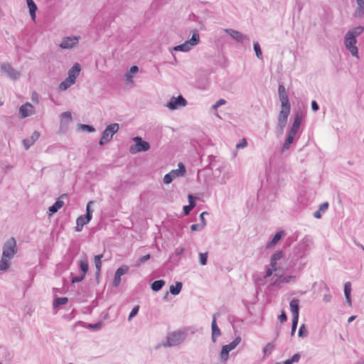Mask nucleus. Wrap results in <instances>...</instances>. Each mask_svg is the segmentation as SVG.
<instances>
[{
	"label": "nucleus",
	"instance_id": "17",
	"mask_svg": "<svg viewBox=\"0 0 364 364\" xmlns=\"http://www.w3.org/2000/svg\"><path fill=\"white\" fill-rule=\"evenodd\" d=\"M39 137L40 133L38 131H35L29 138L24 139L23 140V144L25 149L28 150Z\"/></svg>",
	"mask_w": 364,
	"mask_h": 364
},
{
	"label": "nucleus",
	"instance_id": "15",
	"mask_svg": "<svg viewBox=\"0 0 364 364\" xmlns=\"http://www.w3.org/2000/svg\"><path fill=\"white\" fill-rule=\"evenodd\" d=\"M80 71H81V66L79 63H76L68 70L67 77L75 83L76 78L78 77Z\"/></svg>",
	"mask_w": 364,
	"mask_h": 364
},
{
	"label": "nucleus",
	"instance_id": "25",
	"mask_svg": "<svg viewBox=\"0 0 364 364\" xmlns=\"http://www.w3.org/2000/svg\"><path fill=\"white\" fill-rule=\"evenodd\" d=\"M27 6L29 9V14L33 21L36 19V12L37 11V6L33 0H26Z\"/></svg>",
	"mask_w": 364,
	"mask_h": 364
},
{
	"label": "nucleus",
	"instance_id": "21",
	"mask_svg": "<svg viewBox=\"0 0 364 364\" xmlns=\"http://www.w3.org/2000/svg\"><path fill=\"white\" fill-rule=\"evenodd\" d=\"M64 197H67V194L61 195L60 197L55 202V203L49 208L48 210L51 214L57 213L58 210L63 207L64 202L61 200L60 198Z\"/></svg>",
	"mask_w": 364,
	"mask_h": 364
},
{
	"label": "nucleus",
	"instance_id": "38",
	"mask_svg": "<svg viewBox=\"0 0 364 364\" xmlns=\"http://www.w3.org/2000/svg\"><path fill=\"white\" fill-rule=\"evenodd\" d=\"M309 334L308 330L306 329L304 324H302L299 329L298 336L301 338L307 337Z\"/></svg>",
	"mask_w": 364,
	"mask_h": 364
},
{
	"label": "nucleus",
	"instance_id": "3",
	"mask_svg": "<svg viewBox=\"0 0 364 364\" xmlns=\"http://www.w3.org/2000/svg\"><path fill=\"white\" fill-rule=\"evenodd\" d=\"M200 42V36L198 31L195 30L193 32L192 37L190 40L186 41L184 43L176 46L173 48L175 51H183L188 52L192 49V48L198 45Z\"/></svg>",
	"mask_w": 364,
	"mask_h": 364
},
{
	"label": "nucleus",
	"instance_id": "28",
	"mask_svg": "<svg viewBox=\"0 0 364 364\" xmlns=\"http://www.w3.org/2000/svg\"><path fill=\"white\" fill-rule=\"evenodd\" d=\"M279 100L281 102V107L291 108V105L289 100L287 94L279 95Z\"/></svg>",
	"mask_w": 364,
	"mask_h": 364
},
{
	"label": "nucleus",
	"instance_id": "41",
	"mask_svg": "<svg viewBox=\"0 0 364 364\" xmlns=\"http://www.w3.org/2000/svg\"><path fill=\"white\" fill-rule=\"evenodd\" d=\"M128 271H129V267L127 265H122L116 270L115 274L122 277V275L127 273Z\"/></svg>",
	"mask_w": 364,
	"mask_h": 364
},
{
	"label": "nucleus",
	"instance_id": "59",
	"mask_svg": "<svg viewBox=\"0 0 364 364\" xmlns=\"http://www.w3.org/2000/svg\"><path fill=\"white\" fill-rule=\"evenodd\" d=\"M278 92H279V95L287 94L286 92V89L282 84L279 85Z\"/></svg>",
	"mask_w": 364,
	"mask_h": 364
},
{
	"label": "nucleus",
	"instance_id": "61",
	"mask_svg": "<svg viewBox=\"0 0 364 364\" xmlns=\"http://www.w3.org/2000/svg\"><path fill=\"white\" fill-rule=\"evenodd\" d=\"M185 252V248L183 247H177L175 250V254L176 256H180Z\"/></svg>",
	"mask_w": 364,
	"mask_h": 364
},
{
	"label": "nucleus",
	"instance_id": "27",
	"mask_svg": "<svg viewBox=\"0 0 364 364\" xmlns=\"http://www.w3.org/2000/svg\"><path fill=\"white\" fill-rule=\"evenodd\" d=\"M183 284L181 282H176V285L170 287V293L173 295H178L182 289Z\"/></svg>",
	"mask_w": 364,
	"mask_h": 364
},
{
	"label": "nucleus",
	"instance_id": "63",
	"mask_svg": "<svg viewBox=\"0 0 364 364\" xmlns=\"http://www.w3.org/2000/svg\"><path fill=\"white\" fill-rule=\"evenodd\" d=\"M311 109L314 112H316V111H318L319 109V106H318V103L315 100H313L311 102Z\"/></svg>",
	"mask_w": 364,
	"mask_h": 364
},
{
	"label": "nucleus",
	"instance_id": "23",
	"mask_svg": "<svg viewBox=\"0 0 364 364\" xmlns=\"http://www.w3.org/2000/svg\"><path fill=\"white\" fill-rule=\"evenodd\" d=\"M284 235V231H279V232H277L274 235V237H272V239L269 241L266 245V247L267 248H271L273 246H274L282 238V237Z\"/></svg>",
	"mask_w": 364,
	"mask_h": 364
},
{
	"label": "nucleus",
	"instance_id": "39",
	"mask_svg": "<svg viewBox=\"0 0 364 364\" xmlns=\"http://www.w3.org/2000/svg\"><path fill=\"white\" fill-rule=\"evenodd\" d=\"M253 46H254V50L255 51L256 56L259 59H262V53L261 48H260L259 43L258 42L254 43Z\"/></svg>",
	"mask_w": 364,
	"mask_h": 364
},
{
	"label": "nucleus",
	"instance_id": "43",
	"mask_svg": "<svg viewBox=\"0 0 364 364\" xmlns=\"http://www.w3.org/2000/svg\"><path fill=\"white\" fill-rule=\"evenodd\" d=\"M351 293V284L347 282L344 284V294L345 296H350Z\"/></svg>",
	"mask_w": 364,
	"mask_h": 364
},
{
	"label": "nucleus",
	"instance_id": "6",
	"mask_svg": "<svg viewBox=\"0 0 364 364\" xmlns=\"http://www.w3.org/2000/svg\"><path fill=\"white\" fill-rule=\"evenodd\" d=\"M17 251L16 241L14 237H11L3 245L2 256L12 259Z\"/></svg>",
	"mask_w": 364,
	"mask_h": 364
},
{
	"label": "nucleus",
	"instance_id": "57",
	"mask_svg": "<svg viewBox=\"0 0 364 364\" xmlns=\"http://www.w3.org/2000/svg\"><path fill=\"white\" fill-rule=\"evenodd\" d=\"M279 320L283 323L287 320V316L284 311H282L281 314L279 316Z\"/></svg>",
	"mask_w": 364,
	"mask_h": 364
},
{
	"label": "nucleus",
	"instance_id": "36",
	"mask_svg": "<svg viewBox=\"0 0 364 364\" xmlns=\"http://www.w3.org/2000/svg\"><path fill=\"white\" fill-rule=\"evenodd\" d=\"M301 355L299 353L294 354L291 358L286 360L282 362L284 364H293L294 363H298L300 360Z\"/></svg>",
	"mask_w": 364,
	"mask_h": 364
},
{
	"label": "nucleus",
	"instance_id": "52",
	"mask_svg": "<svg viewBox=\"0 0 364 364\" xmlns=\"http://www.w3.org/2000/svg\"><path fill=\"white\" fill-rule=\"evenodd\" d=\"M62 119H66L68 121L72 120V114L70 112H64L61 114Z\"/></svg>",
	"mask_w": 364,
	"mask_h": 364
},
{
	"label": "nucleus",
	"instance_id": "16",
	"mask_svg": "<svg viewBox=\"0 0 364 364\" xmlns=\"http://www.w3.org/2000/svg\"><path fill=\"white\" fill-rule=\"evenodd\" d=\"M218 316L219 314H215L213 316V321L211 323V329H212V341L213 343L216 341V338L221 335L220 329L219 328L217 321H216V316Z\"/></svg>",
	"mask_w": 364,
	"mask_h": 364
},
{
	"label": "nucleus",
	"instance_id": "50",
	"mask_svg": "<svg viewBox=\"0 0 364 364\" xmlns=\"http://www.w3.org/2000/svg\"><path fill=\"white\" fill-rule=\"evenodd\" d=\"M274 348V345L271 343H268L263 348V353L265 355L267 352H272Z\"/></svg>",
	"mask_w": 364,
	"mask_h": 364
},
{
	"label": "nucleus",
	"instance_id": "35",
	"mask_svg": "<svg viewBox=\"0 0 364 364\" xmlns=\"http://www.w3.org/2000/svg\"><path fill=\"white\" fill-rule=\"evenodd\" d=\"M68 299L67 297H58L55 299L53 302V306L58 307L61 305H64L67 304Z\"/></svg>",
	"mask_w": 364,
	"mask_h": 364
},
{
	"label": "nucleus",
	"instance_id": "46",
	"mask_svg": "<svg viewBox=\"0 0 364 364\" xmlns=\"http://www.w3.org/2000/svg\"><path fill=\"white\" fill-rule=\"evenodd\" d=\"M102 326V321H99L96 323H90L87 326V328H90V329H93V330H99L101 328Z\"/></svg>",
	"mask_w": 364,
	"mask_h": 364
},
{
	"label": "nucleus",
	"instance_id": "48",
	"mask_svg": "<svg viewBox=\"0 0 364 364\" xmlns=\"http://www.w3.org/2000/svg\"><path fill=\"white\" fill-rule=\"evenodd\" d=\"M298 321L296 319H292V323H291V336H293L296 332L297 325H298Z\"/></svg>",
	"mask_w": 364,
	"mask_h": 364
},
{
	"label": "nucleus",
	"instance_id": "2",
	"mask_svg": "<svg viewBox=\"0 0 364 364\" xmlns=\"http://www.w3.org/2000/svg\"><path fill=\"white\" fill-rule=\"evenodd\" d=\"M186 331L184 330H178L168 333L166 340L162 342L161 346L165 348H171L179 346L186 338Z\"/></svg>",
	"mask_w": 364,
	"mask_h": 364
},
{
	"label": "nucleus",
	"instance_id": "33",
	"mask_svg": "<svg viewBox=\"0 0 364 364\" xmlns=\"http://www.w3.org/2000/svg\"><path fill=\"white\" fill-rule=\"evenodd\" d=\"M102 255H97L95 256V264L97 269L96 274H100L102 267V262L101 259L102 258Z\"/></svg>",
	"mask_w": 364,
	"mask_h": 364
},
{
	"label": "nucleus",
	"instance_id": "47",
	"mask_svg": "<svg viewBox=\"0 0 364 364\" xmlns=\"http://www.w3.org/2000/svg\"><path fill=\"white\" fill-rule=\"evenodd\" d=\"M80 129L83 131H87L89 132H92L95 131V128L91 125L81 124H80Z\"/></svg>",
	"mask_w": 364,
	"mask_h": 364
},
{
	"label": "nucleus",
	"instance_id": "20",
	"mask_svg": "<svg viewBox=\"0 0 364 364\" xmlns=\"http://www.w3.org/2000/svg\"><path fill=\"white\" fill-rule=\"evenodd\" d=\"M284 257V252L281 250L276 251L272 256L270 259V265L274 271H277V261Z\"/></svg>",
	"mask_w": 364,
	"mask_h": 364
},
{
	"label": "nucleus",
	"instance_id": "31",
	"mask_svg": "<svg viewBox=\"0 0 364 364\" xmlns=\"http://www.w3.org/2000/svg\"><path fill=\"white\" fill-rule=\"evenodd\" d=\"M91 220V218H89V215H82L79 216L76 220L77 225H80L81 226H84L87 224Z\"/></svg>",
	"mask_w": 364,
	"mask_h": 364
},
{
	"label": "nucleus",
	"instance_id": "29",
	"mask_svg": "<svg viewBox=\"0 0 364 364\" xmlns=\"http://www.w3.org/2000/svg\"><path fill=\"white\" fill-rule=\"evenodd\" d=\"M165 285V281L163 279H159L154 281L151 284V289L154 291H158L162 289V287Z\"/></svg>",
	"mask_w": 364,
	"mask_h": 364
},
{
	"label": "nucleus",
	"instance_id": "14",
	"mask_svg": "<svg viewBox=\"0 0 364 364\" xmlns=\"http://www.w3.org/2000/svg\"><path fill=\"white\" fill-rule=\"evenodd\" d=\"M224 31L226 33L229 34L237 42L241 43L245 40L249 41V38L246 36H245L241 32L237 31L236 30L231 29V28H227V29H225Z\"/></svg>",
	"mask_w": 364,
	"mask_h": 364
},
{
	"label": "nucleus",
	"instance_id": "40",
	"mask_svg": "<svg viewBox=\"0 0 364 364\" xmlns=\"http://www.w3.org/2000/svg\"><path fill=\"white\" fill-rule=\"evenodd\" d=\"M80 267L81 271L82 272V274L85 276L86 273L88 271V263L86 260H80Z\"/></svg>",
	"mask_w": 364,
	"mask_h": 364
},
{
	"label": "nucleus",
	"instance_id": "53",
	"mask_svg": "<svg viewBox=\"0 0 364 364\" xmlns=\"http://www.w3.org/2000/svg\"><path fill=\"white\" fill-rule=\"evenodd\" d=\"M85 275H83L82 274L80 276H75V277H73L72 279H71V282L72 283H77V282H81L82 280L84 279L85 278Z\"/></svg>",
	"mask_w": 364,
	"mask_h": 364
},
{
	"label": "nucleus",
	"instance_id": "11",
	"mask_svg": "<svg viewBox=\"0 0 364 364\" xmlns=\"http://www.w3.org/2000/svg\"><path fill=\"white\" fill-rule=\"evenodd\" d=\"M80 36H66L62 39L60 47L63 49H72L79 43Z\"/></svg>",
	"mask_w": 364,
	"mask_h": 364
},
{
	"label": "nucleus",
	"instance_id": "64",
	"mask_svg": "<svg viewBox=\"0 0 364 364\" xmlns=\"http://www.w3.org/2000/svg\"><path fill=\"white\" fill-rule=\"evenodd\" d=\"M230 176L228 173L223 174V176L221 178L220 183L222 184H225L227 183V181L229 179Z\"/></svg>",
	"mask_w": 364,
	"mask_h": 364
},
{
	"label": "nucleus",
	"instance_id": "19",
	"mask_svg": "<svg viewBox=\"0 0 364 364\" xmlns=\"http://www.w3.org/2000/svg\"><path fill=\"white\" fill-rule=\"evenodd\" d=\"M302 118H303L302 112L301 110L296 111L294 114V122H293L291 127H290V129L299 132Z\"/></svg>",
	"mask_w": 364,
	"mask_h": 364
},
{
	"label": "nucleus",
	"instance_id": "7",
	"mask_svg": "<svg viewBox=\"0 0 364 364\" xmlns=\"http://www.w3.org/2000/svg\"><path fill=\"white\" fill-rule=\"evenodd\" d=\"M241 342V337L237 336L232 342L229 344L225 345L222 347L220 358L222 362H226L229 358V353L234 350Z\"/></svg>",
	"mask_w": 364,
	"mask_h": 364
},
{
	"label": "nucleus",
	"instance_id": "30",
	"mask_svg": "<svg viewBox=\"0 0 364 364\" xmlns=\"http://www.w3.org/2000/svg\"><path fill=\"white\" fill-rule=\"evenodd\" d=\"M75 82L66 77L60 85L59 90L65 91L68 89L71 85H74Z\"/></svg>",
	"mask_w": 364,
	"mask_h": 364
},
{
	"label": "nucleus",
	"instance_id": "62",
	"mask_svg": "<svg viewBox=\"0 0 364 364\" xmlns=\"http://www.w3.org/2000/svg\"><path fill=\"white\" fill-rule=\"evenodd\" d=\"M139 71V68L136 65H133L130 68L129 73H131L132 75L136 74Z\"/></svg>",
	"mask_w": 364,
	"mask_h": 364
},
{
	"label": "nucleus",
	"instance_id": "22",
	"mask_svg": "<svg viewBox=\"0 0 364 364\" xmlns=\"http://www.w3.org/2000/svg\"><path fill=\"white\" fill-rule=\"evenodd\" d=\"M189 205L183 206V214L188 215L192 209L196 206L195 198L193 195H188V196Z\"/></svg>",
	"mask_w": 364,
	"mask_h": 364
},
{
	"label": "nucleus",
	"instance_id": "49",
	"mask_svg": "<svg viewBox=\"0 0 364 364\" xmlns=\"http://www.w3.org/2000/svg\"><path fill=\"white\" fill-rule=\"evenodd\" d=\"M93 203L92 201H90L86 206V214L85 215H89V218L92 219V210L90 208V205Z\"/></svg>",
	"mask_w": 364,
	"mask_h": 364
},
{
	"label": "nucleus",
	"instance_id": "44",
	"mask_svg": "<svg viewBox=\"0 0 364 364\" xmlns=\"http://www.w3.org/2000/svg\"><path fill=\"white\" fill-rule=\"evenodd\" d=\"M151 256L149 254L141 257L136 262V266L139 267L141 263H144L150 259Z\"/></svg>",
	"mask_w": 364,
	"mask_h": 364
},
{
	"label": "nucleus",
	"instance_id": "58",
	"mask_svg": "<svg viewBox=\"0 0 364 364\" xmlns=\"http://www.w3.org/2000/svg\"><path fill=\"white\" fill-rule=\"evenodd\" d=\"M124 77L127 83L133 82V75H132L131 73H127L124 75Z\"/></svg>",
	"mask_w": 364,
	"mask_h": 364
},
{
	"label": "nucleus",
	"instance_id": "24",
	"mask_svg": "<svg viewBox=\"0 0 364 364\" xmlns=\"http://www.w3.org/2000/svg\"><path fill=\"white\" fill-rule=\"evenodd\" d=\"M11 259V258H7L4 257V256H1L0 259V272H4L9 269Z\"/></svg>",
	"mask_w": 364,
	"mask_h": 364
},
{
	"label": "nucleus",
	"instance_id": "42",
	"mask_svg": "<svg viewBox=\"0 0 364 364\" xmlns=\"http://www.w3.org/2000/svg\"><path fill=\"white\" fill-rule=\"evenodd\" d=\"M139 310V306H138V305L135 306L131 311V312L128 316V320L131 321L138 314Z\"/></svg>",
	"mask_w": 364,
	"mask_h": 364
},
{
	"label": "nucleus",
	"instance_id": "12",
	"mask_svg": "<svg viewBox=\"0 0 364 364\" xmlns=\"http://www.w3.org/2000/svg\"><path fill=\"white\" fill-rule=\"evenodd\" d=\"M187 105L186 100L182 96L172 97L167 103L166 107L171 110H175L181 107H185Z\"/></svg>",
	"mask_w": 364,
	"mask_h": 364
},
{
	"label": "nucleus",
	"instance_id": "26",
	"mask_svg": "<svg viewBox=\"0 0 364 364\" xmlns=\"http://www.w3.org/2000/svg\"><path fill=\"white\" fill-rule=\"evenodd\" d=\"M356 3L358 6L355 12V16L361 17L364 14V0H356Z\"/></svg>",
	"mask_w": 364,
	"mask_h": 364
},
{
	"label": "nucleus",
	"instance_id": "45",
	"mask_svg": "<svg viewBox=\"0 0 364 364\" xmlns=\"http://www.w3.org/2000/svg\"><path fill=\"white\" fill-rule=\"evenodd\" d=\"M326 291H327V293L326 294L323 295V301L325 302V303H328L331 301V294H330L329 292V289L327 286L325 287Z\"/></svg>",
	"mask_w": 364,
	"mask_h": 364
},
{
	"label": "nucleus",
	"instance_id": "54",
	"mask_svg": "<svg viewBox=\"0 0 364 364\" xmlns=\"http://www.w3.org/2000/svg\"><path fill=\"white\" fill-rule=\"evenodd\" d=\"M204 227H203V225L200 224H193L191 226V230L192 231H201Z\"/></svg>",
	"mask_w": 364,
	"mask_h": 364
},
{
	"label": "nucleus",
	"instance_id": "10",
	"mask_svg": "<svg viewBox=\"0 0 364 364\" xmlns=\"http://www.w3.org/2000/svg\"><path fill=\"white\" fill-rule=\"evenodd\" d=\"M291 108H284L281 107V110L279 112L278 119H277V128L279 129L281 132H283L284 128L285 127L287 119L290 113Z\"/></svg>",
	"mask_w": 364,
	"mask_h": 364
},
{
	"label": "nucleus",
	"instance_id": "8",
	"mask_svg": "<svg viewBox=\"0 0 364 364\" xmlns=\"http://www.w3.org/2000/svg\"><path fill=\"white\" fill-rule=\"evenodd\" d=\"M178 168L172 170L168 173L166 174L164 177V183L168 184L171 183L176 178L183 176L186 173V167L183 163L180 162L178 165Z\"/></svg>",
	"mask_w": 364,
	"mask_h": 364
},
{
	"label": "nucleus",
	"instance_id": "55",
	"mask_svg": "<svg viewBox=\"0 0 364 364\" xmlns=\"http://www.w3.org/2000/svg\"><path fill=\"white\" fill-rule=\"evenodd\" d=\"M329 204L328 202L323 203L319 205L318 210L321 212H325L328 208Z\"/></svg>",
	"mask_w": 364,
	"mask_h": 364
},
{
	"label": "nucleus",
	"instance_id": "34",
	"mask_svg": "<svg viewBox=\"0 0 364 364\" xmlns=\"http://www.w3.org/2000/svg\"><path fill=\"white\" fill-rule=\"evenodd\" d=\"M294 140V137L287 134V139L282 146V151H284L286 150H288L289 149L291 144L293 143Z\"/></svg>",
	"mask_w": 364,
	"mask_h": 364
},
{
	"label": "nucleus",
	"instance_id": "4",
	"mask_svg": "<svg viewBox=\"0 0 364 364\" xmlns=\"http://www.w3.org/2000/svg\"><path fill=\"white\" fill-rule=\"evenodd\" d=\"M132 140L135 144L129 147V152L132 154L146 151L150 149L149 143L144 141L141 136H134Z\"/></svg>",
	"mask_w": 364,
	"mask_h": 364
},
{
	"label": "nucleus",
	"instance_id": "51",
	"mask_svg": "<svg viewBox=\"0 0 364 364\" xmlns=\"http://www.w3.org/2000/svg\"><path fill=\"white\" fill-rule=\"evenodd\" d=\"M121 282V277L117 274H114V277L113 280V286L117 287Z\"/></svg>",
	"mask_w": 364,
	"mask_h": 364
},
{
	"label": "nucleus",
	"instance_id": "56",
	"mask_svg": "<svg viewBox=\"0 0 364 364\" xmlns=\"http://www.w3.org/2000/svg\"><path fill=\"white\" fill-rule=\"evenodd\" d=\"M208 213L207 212H203L202 213H200V220L201 221V223L200 225H203V227H205L206 226V220L204 218V215H208Z\"/></svg>",
	"mask_w": 364,
	"mask_h": 364
},
{
	"label": "nucleus",
	"instance_id": "9",
	"mask_svg": "<svg viewBox=\"0 0 364 364\" xmlns=\"http://www.w3.org/2000/svg\"><path fill=\"white\" fill-rule=\"evenodd\" d=\"M1 70L8 77L14 80L18 79L21 75L20 72L14 69L9 63H3L1 65Z\"/></svg>",
	"mask_w": 364,
	"mask_h": 364
},
{
	"label": "nucleus",
	"instance_id": "37",
	"mask_svg": "<svg viewBox=\"0 0 364 364\" xmlns=\"http://www.w3.org/2000/svg\"><path fill=\"white\" fill-rule=\"evenodd\" d=\"M208 253L206 252H200L199 253V262L201 265L204 266V265H206L207 264V262H208Z\"/></svg>",
	"mask_w": 364,
	"mask_h": 364
},
{
	"label": "nucleus",
	"instance_id": "5",
	"mask_svg": "<svg viewBox=\"0 0 364 364\" xmlns=\"http://www.w3.org/2000/svg\"><path fill=\"white\" fill-rule=\"evenodd\" d=\"M119 126L117 123H112L108 125L102 132V137L100 140V145L103 146L108 143L112 139L113 135L119 130Z\"/></svg>",
	"mask_w": 364,
	"mask_h": 364
},
{
	"label": "nucleus",
	"instance_id": "13",
	"mask_svg": "<svg viewBox=\"0 0 364 364\" xmlns=\"http://www.w3.org/2000/svg\"><path fill=\"white\" fill-rule=\"evenodd\" d=\"M18 113L20 117L23 119L33 115L35 113V109L31 103L26 102L20 107Z\"/></svg>",
	"mask_w": 364,
	"mask_h": 364
},
{
	"label": "nucleus",
	"instance_id": "1",
	"mask_svg": "<svg viewBox=\"0 0 364 364\" xmlns=\"http://www.w3.org/2000/svg\"><path fill=\"white\" fill-rule=\"evenodd\" d=\"M364 31V26H358L347 31L344 36V45L350 53L356 58L358 56V49L356 46V38L361 35Z\"/></svg>",
	"mask_w": 364,
	"mask_h": 364
},
{
	"label": "nucleus",
	"instance_id": "32",
	"mask_svg": "<svg viewBox=\"0 0 364 364\" xmlns=\"http://www.w3.org/2000/svg\"><path fill=\"white\" fill-rule=\"evenodd\" d=\"M296 279V277L294 275H289V276L280 275L279 277V282H282V283H289L291 282H295Z\"/></svg>",
	"mask_w": 364,
	"mask_h": 364
},
{
	"label": "nucleus",
	"instance_id": "18",
	"mask_svg": "<svg viewBox=\"0 0 364 364\" xmlns=\"http://www.w3.org/2000/svg\"><path fill=\"white\" fill-rule=\"evenodd\" d=\"M289 306L292 313V319L299 320V301L298 299H294L290 301Z\"/></svg>",
	"mask_w": 364,
	"mask_h": 364
},
{
	"label": "nucleus",
	"instance_id": "60",
	"mask_svg": "<svg viewBox=\"0 0 364 364\" xmlns=\"http://www.w3.org/2000/svg\"><path fill=\"white\" fill-rule=\"evenodd\" d=\"M247 142L246 139H243L242 140V141H241V142L238 143V144L236 145V147H237V149H241V148H245V147H246V146H247Z\"/></svg>",
	"mask_w": 364,
	"mask_h": 364
}]
</instances>
